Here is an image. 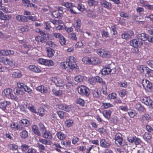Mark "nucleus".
Wrapping results in <instances>:
<instances>
[{
    "mask_svg": "<svg viewBox=\"0 0 153 153\" xmlns=\"http://www.w3.org/2000/svg\"><path fill=\"white\" fill-rule=\"evenodd\" d=\"M74 122V121L72 120H67L65 121V123L66 126L68 127H69L73 126Z\"/></svg>",
    "mask_w": 153,
    "mask_h": 153,
    "instance_id": "ea45409f",
    "label": "nucleus"
},
{
    "mask_svg": "<svg viewBox=\"0 0 153 153\" xmlns=\"http://www.w3.org/2000/svg\"><path fill=\"white\" fill-rule=\"evenodd\" d=\"M134 108L137 110L139 112H141L144 111L145 108L140 102L137 103L134 105Z\"/></svg>",
    "mask_w": 153,
    "mask_h": 153,
    "instance_id": "412c9836",
    "label": "nucleus"
},
{
    "mask_svg": "<svg viewBox=\"0 0 153 153\" xmlns=\"http://www.w3.org/2000/svg\"><path fill=\"white\" fill-rule=\"evenodd\" d=\"M146 73L145 74L146 76L149 77H153V71L148 68V70H146Z\"/></svg>",
    "mask_w": 153,
    "mask_h": 153,
    "instance_id": "e433bc0d",
    "label": "nucleus"
},
{
    "mask_svg": "<svg viewBox=\"0 0 153 153\" xmlns=\"http://www.w3.org/2000/svg\"><path fill=\"white\" fill-rule=\"evenodd\" d=\"M20 135L22 138L25 139L28 136V133L26 130H24L20 132Z\"/></svg>",
    "mask_w": 153,
    "mask_h": 153,
    "instance_id": "7c9ffc66",
    "label": "nucleus"
},
{
    "mask_svg": "<svg viewBox=\"0 0 153 153\" xmlns=\"http://www.w3.org/2000/svg\"><path fill=\"white\" fill-rule=\"evenodd\" d=\"M36 90L42 93H47L48 92L47 88L43 85L38 86Z\"/></svg>",
    "mask_w": 153,
    "mask_h": 153,
    "instance_id": "bb28decb",
    "label": "nucleus"
},
{
    "mask_svg": "<svg viewBox=\"0 0 153 153\" xmlns=\"http://www.w3.org/2000/svg\"><path fill=\"white\" fill-rule=\"evenodd\" d=\"M100 3L101 6L104 8L110 10L112 8V5L111 3L105 0H101Z\"/></svg>",
    "mask_w": 153,
    "mask_h": 153,
    "instance_id": "1a4fd4ad",
    "label": "nucleus"
},
{
    "mask_svg": "<svg viewBox=\"0 0 153 153\" xmlns=\"http://www.w3.org/2000/svg\"><path fill=\"white\" fill-rule=\"evenodd\" d=\"M22 48L23 50L22 52H23L24 53H26L31 48V47L29 45H24L22 47Z\"/></svg>",
    "mask_w": 153,
    "mask_h": 153,
    "instance_id": "473e14b6",
    "label": "nucleus"
},
{
    "mask_svg": "<svg viewBox=\"0 0 153 153\" xmlns=\"http://www.w3.org/2000/svg\"><path fill=\"white\" fill-rule=\"evenodd\" d=\"M115 143L119 146H123L127 145L125 140L122 138V135L120 133L117 134L115 135Z\"/></svg>",
    "mask_w": 153,
    "mask_h": 153,
    "instance_id": "7ed1b4c3",
    "label": "nucleus"
},
{
    "mask_svg": "<svg viewBox=\"0 0 153 153\" xmlns=\"http://www.w3.org/2000/svg\"><path fill=\"white\" fill-rule=\"evenodd\" d=\"M43 133L42 136L45 138H47L51 140L52 138V136L51 134L48 131L45 130V131L42 132Z\"/></svg>",
    "mask_w": 153,
    "mask_h": 153,
    "instance_id": "a878e982",
    "label": "nucleus"
},
{
    "mask_svg": "<svg viewBox=\"0 0 153 153\" xmlns=\"http://www.w3.org/2000/svg\"><path fill=\"white\" fill-rule=\"evenodd\" d=\"M90 64L96 65L100 63L98 58L96 57H90Z\"/></svg>",
    "mask_w": 153,
    "mask_h": 153,
    "instance_id": "393cba45",
    "label": "nucleus"
},
{
    "mask_svg": "<svg viewBox=\"0 0 153 153\" xmlns=\"http://www.w3.org/2000/svg\"><path fill=\"white\" fill-rule=\"evenodd\" d=\"M76 103L82 106H83L84 104V100L81 98H79L77 100Z\"/></svg>",
    "mask_w": 153,
    "mask_h": 153,
    "instance_id": "0e129e2a",
    "label": "nucleus"
},
{
    "mask_svg": "<svg viewBox=\"0 0 153 153\" xmlns=\"http://www.w3.org/2000/svg\"><path fill=\"white\" fill-rule=\"evenodd\" d=\"M75 59L74 57L70 56L68 57L67 59V62H65L63 64L64 68H69L70 69L72 70L74 68H77V66L75 63Z\"/></svg>",
    "mask_w": 153,
    "mask_h": 153,
    "instance_id": "f257e3e1",
    "label": "nucleus"
},
{
    "mask_svg": "<svg viewBox=\"0 0 153 153\" xmlns=\"http://www.w3.org/2000/svg\"><path fill=\"white\" fill-rule=\"evenodd\" d=\"M16 19L19 22H24L26 21V17L20 15H18L16 16Z\"/></svg>",
    "mask_w": 153,
    "mask_h": 153,
    "instance_id": "c85d7f7f",
    "label": "nucleus"
},
{
    "mask_svg": "<svg viewBox=\"0 0 153 153\" xmlns=\"http://www.w3.org/2000/svg\"><path fill=\"white\" fill-rule=\"evenodd\" d=\"M14 92L15 94L17 95H22L23 93L22 88H20L18 86V87L14 88Z\"/></svg>",
    "mask_w": 153,
    "mask_h": 153,
    "instance_id": "5701e85b",
    "label": "nucleus"
},
{
    "mask_svg": "<svg viewBox=\"0 0 153 153\" xmlns=\"http://www.w3.org/2000/svg\"><path fill=\"white\" fill-rule=\"evenodd\" d=\"M56 113L58 115L59 117L61 119H63L64 118V117L65 116V115L66 114L65 112L61 111H57Z\"/></svg>",
    "mask_w": 153,
    "mask_h": 153,
    "instance_id": "a19ab883",
    "label": "nucleus"
},
{
    "mask_svg": "<svg viewBox=\"0 0 153 153\" xmlns=\"http://www.w3.org/2000/svg\"><path fill=\"white\" fill-rule=\"evenodd\" d=\"M38 62L41 64L48 66H52L54 64V63L52 60H47L42 58L39 59Z\"/></svg>",
    "mask_w": 153,
    "mask_h": 153,
    "instance_id": "0eeeda50",
    "label": "nucleus"
},
{
    "mask_svg": "<svg viewBox=\"0 0 153 153\" xmlns=\"http://www.w3.org/2000/svg\"><path fill=\"white\" fill-rule=\"evenodd\" d=\"M53 94L56 96H59L61 95L62 93V91L60 90L56 91L53 89Z\"/></svg>",
    "mask_w": 153,
    "mask_h": 153,
    "instance_id": "bf43d9fd",
    "label": "nucleus"
},
{
    "mask_svg": "<svg viewBox=\"0 0 153 153\" xmlns=\"http://www.w3.org/2000/svg\"><path fill=\"white\" fill-rule=\"evenodd\" d=\"M77 9L79 10L82 12L85 10V7L82 4H80L78 5Z\"/></svg>",
    "mask_w": 153,
    "mask_h": 153,
    "instance_id": "13d9d810",
    "label": "nucleus"
},
{
    "mask_svg": "<svg viewBox=\"0 0 153 153\" xmlns=\"http://www.w3.org/2000/svg\"><path fill=\"white\" fill-rule=\"evenodd\" d=\"M59 109L64 110L66 111H69L71 110V106L65 104H62L59 105Z\"/></svg>",
    "mask_w": 153,
    "mask_h": 153,
    "instance_id": "aec40b11",
    "label": "nucleus"
},
{
    "mask_svg": "<svg viewBox=\"0 0 153 153\" xmlns=\"http://www.w3.org/2000/svg\"><path fill=\"white\" fill-rule=\"evenodd\" d=\"M130 44L134 48L140 47L142 45L141 42L139 41L137 38L131 40L130 42Z\"/></svg>",
    "mask_w": 153,
    "mask_h": 153,
    "instance_id": "f8f14e48",
    "label": "nucleus"
},
{
    "mask_svg": "<svg viewBox=\"0 0 153 153\" xmlns=\"http://www.w3.org/2000/svg\"><path fill=\"white\" fill-rule=\"evenodd\" d=\"M39 141L45 145H49L50 144V141L49 140H45L42 138H39Z\"/></svg>",
    "mask_w": 153,
    "mask_h": 153,
    "instance_id": "37998d69",
    "label": "nucleus"
},
{
    "mask_svg": "<svg viewBox=\"0 0 153 153\" xmlns=\"http://www.w3.org/2000/svg\"><path fill=\"white\" fill-rule=\"evenodd\" d=\"M81 21L79 19L75 20L73 24V26L74 27L79 28L81 26Z\"/></svg>",
    "mask_w": 153,
    "mask_h": 153,
    "instance_id": "c756f323",
    "label": "nucleus"
},
{
    "mask_svg": "<svg viewBox=\"0 0 153 153\" xmlns=\"http://www.w3.org/2000/svg\"><path fill=\"white\" fill-rule=\"evenodd\" d=\"M60 13H59L58 10H56L53 11L51 15L53 17L55 18H57L59 17L60 15Z\"/></svg>",
    "mask_w": 153,
    "mask_h": 153,
    "instance_id": "79ce46f5",
    "label": "nucleus"
},
{
    "mask_svg": "<svg viewBox=\"0 0 153 153\" xmlns=\"http://www.w3.org/2000/svg\"><path fill=\"white\" fill-rule=\"evenodd\" d=\"M9 149L12 150H17L18 147L15 144H10L8 145Z\"/></svg>",
    "mask_w": 153,
    "mask_h": 153,
    "instance_id": "864d4df0",
    "label": "nucleus"
},
{
    "mask_svg": "<svg viewBox=\"0 0 153 153\" xmlns=\"http://www.w3.org/2000/svg\"><path fill=\"white\" fill-rule=\"evenodd\" d=\"M111 114V111L109 110H105L102 112L104 117L108 119H109L110 118Z\"/></svg>",
    "mask_w": 153,
    "mask_h": 153,
    "instance_id": "2f4dec72",
    "label": "nucleus"
},
{
    "mask_svg": "<svg viewBox=\"0 0 153 153\" xmlns=\"http://www.w3.org/2000/svg\"><path fill=\"white\" fill-rule=\"evenodd\" d=\"M78 91L80 94L86 96H88L90 94L89 89L84 85L79 86L78 88Z\"/></svg>",
    "mask_w": 153,
    "mask_h": 153,
    "instance_id": "20e7f679",
    "label": "nucleus"
},
{
    "mask_svg": "<svg viewBox=\"0 0 153 153\" xmlns=\"http://www.w3.org/2000/svg\"><path fill=\"white\" fill-rule=\"evenodd\" d=\"M90 57H85L82 59V61L85 64H90Z\"/></svg>",
    "mask_w": 153,
    "mask_h": 153,
    "instance_id": "3c124183",
    "label": "nucleus"
},
{
    "mask_svg": "<svg viewBox=\"0 0 153 153\" xmlns=\"http://www.w3.org/2000/svg\"><path fill=\"white\" fill-rule=\"evenodd\" d=\"M146 129L148 133L152 132L153 131V129L150 126L147 125L146 126Z\"/></svg>",
    "mask_w": 153,
    "mask_h": 153,
    "instance_id": "69168bd1",
    "label": "nucleus"
},
{
    "mask_svg": "<svg viewBox=\"0 0 153 153\" xmlns=\"http://www.w3.org/2000/svg\"><path fill=\"white\" fill-rule=\"evenodd\" d=\"M0 62H3L5 65H9L11 66H13L14 64L13 60L12 59L7 57L1 58Z\"/></svg>",
    "mask_w": 153,
    "mask_h": 153,
    "instance_id": "6e6552de",
    "label": "nucleus"
},
{
    "mask_svg": "<svg viewBox=\"0 0 153 153\" xmlns=\"http://www.w3.org/2000/svg\"><path fill=\"white\" fill-rule=\"evenodd\" d=\"M29 68L30 70L35 72L39 73L41 71L40 68L34 65L29 66Z\"/></svg>",
    "mask_w": 153,
    "mask_h": 153,
    "instance_id": "cd10ccee",
    "label": "nucleus"
},
{
    "mask_svg": "<svg viewBox=\"0 0 153 153\" xmlns=\"http://www.w3.org/2000/svg\"><path fill=\"white\" fill-rule=\"evenodd\" d=\"M32 131L33 133L38 136L41 135V133L38 129V127L36 125H34L32 127Z\"/></svg>",
    "mask_w": 153,
    "mask_h": 153,
    "instance_id": "b1692460",
    "label": "nucleus"
},
{
    "mask_svg": "<svg viewBox=\"0 0 153 153\" xmlns=\"http://www.w3.org/2000/svg\"><path fill=\"white\" fill-rule=\"evenodd\" d=\"M142 84L143 87L146 89H150L152 87V84L147 79H144L142 80Z\"/></svg>",
    "mask_w": 153,
    "mask_h": 153,
    "instance_id": "9d476101",
    "label": "nucleus"
},
{
    "mask_svg": "<svg viewBox=\"0 0 153 153\" xmlns=\"http://www.w3.org/2000/svg\"><path fill=\"white\" fill-rule=\"evenodd\" d=\"M116 71L115 66L114 63L109 65L103 68L102 72L103 74L107 75L109 74H113L115 73Z\"/></svg>",
    "mask_w": 153,
    "mask_h": 153,
    "instance_id": "f03ea898",
    "label": "nucleus"
},
{
    "mask_svg": "<svg viewBox=\"0 0 153 153\" xmlns=\"http://www.w3.org/2000/svg\"><path fill=\"white\" fill-rule=\"evenodd\" d=\"M36 149L32 148L29 149L27 152L25 153H36Z\"/></svg>",
    "mask_w": 153,
    "mask_h": 153,
    "instance_id": "774afa93",
    "label": "nucleus"
},
{
    "mask_svg": "<svg viewBox=\"0 0 153 153\" xmlns=\"http://www.w3.org/2000/svg\"><path fill=\"white\" fill-rule=\"evenodd\" d=\"M35 40L38 42L44 43L45 42V39L43 37L40 36H37L36 37Z\"/></svg>",
    "mask_w": 153,
    "mask_h": 153,
    "instance_id": "09e8293b",
    "label": "nucleus"
},
{
    "mask_svg": "<svg viewBox=\"0 0 153 153\" xmlns=\"http://www.w3.org/2000/svg\"><path fill=\"white\" fill-rule=\"evenodd\" d=\"M118 85L121 87L125 88L127 87V83L126 82H119L118 83Z\"/></svg>",
    "mask_w": 153,
    "mask_h": 153,
    "instance_id": "680f3d73",
    "label": "nucleus"
},
{
    "mask_svg": "<svg viewBox=\"0 0 153 153\" xmlns=\"http://www.w3.org/2000/svg\"><path fill=\"white\" fill-rule=\"evenodd\" d=\"M12 92V90L8 88L5 89L3 91V94L8 98L17 101L18 100L17 97L11 94Z\"/></svg>",
    "mask_w": 153,
    "mask_h": 153,
    "instance_id": "39448f33",
    "label": "nucleus"
},
{
    "mask_svg": "<svg viewBox=\"0 0 153 153\" xmlns=\"http://www.w3.org/2000/svg\"><path fill=\"white\" fill-rule=\"evenodd\" d=\"M62 5L65 6L66 7L68 8L69 9L73 6V4L72 3L68 2L64 3H62Z\"/></svg>",
    "mask_w": 153,
    "mask_h": 153,
    "instance_id": "4d7b16f0",
    "label": "nucleus"
},
{
    "mask_svg": "<svg viewBox=\"0 0 153 153\" xmlns=\"http://www.w3.org/2000/svg\"><path fill=\"white\" fill-rule=\"evenodd\" d=\"M134 32L132 31H129L127 33H125L121 35V37L123 39H127L131 38L134 35Z\"/></svg>",
    "mask_w": 153,
    "mask_h": 153,
    "instance_id": "dca6fc26",
    "label": "nucleus"
},
{
    "mask_svg": "<svg viewBox=\"0 0 153 153\" xmlns=\"http://www.w3.org/2000/svg\"><path fill=\"white\" fill-rule=\"evenodd\" d=\"M46 44L49 45L50 47L53 48H55L56 46V45L54 42L52 41H49L47 42Z\"/></svg>",
    "mask_w": 153,
    "mask_h": 153,
    "instance_id": "052dcab7",
    "label": "nucleus"
},
{
    "mask_svg": "<svg viewBox=\"0 0 153 153\" xmlns=\"http://www.w3.org/2000/svg\"><path fill=\"white\" fill-rule=\"evenodd\" d=\"M98 1L97 0H88V3L90 6H95L98 4Z\"/></svg>",
    "mask_w": 153,
    "mask_h": 153,
    "instance_id": "72a5a7b5",
    "label": "nucleus"
},
{
    "mask_svg": "<svg viewBox=\"0 0 153 153\" xmlns=\"http://www.w3.org/2000/svg\"><path fill=\"white\" fill-rule=\"evenodd\" d=\"M69 37L71 40L73 41H76L77 40V38L75 33H73L70 34Z\"/></svg>",
    "mask_w": 153,
    "mask_h": 153,
    "instance_id": "6e6d98bb",
    "label": "nucleus"
},
{
    "mask_svg": "<svg viewBox=\"0 0 153 153\" xmlns=\"http://www.w3.org/2000/svg\"><path fill=\"white\" fill-rule=\"evenodd\" d=\"M10 104L9 101H5L1 102L0 105V108L4 111L6 110V108L9 107Z\"/></svg>",
    "mask_w": 153,
    "mask_h": 153,
    "instance_id": "6ab92c4d",
    "label": "nucleus"
},
{
    "mask_svg": "<svg viewBox=\"0 0 153 153\" xmlns=\"http://www.w3.org/2000/svg\"><path fill=\"white\" fill-rule=\"evenodd\" d=\"M150 118V117L149 114H145L142 117V120L143 121L148 120Z\"/></svg>",
    "mask_w": 153,
    "mask_h": 153,
    "instance_id": "338daca9",
    "label": "nucleus"
},
{
    "mask_svg": "<svg viewBox=\"0 0 153 153\" xmlns=\"http://www.w3.org/2000/svg\"><path fill=\"white\" fill-rule=\"evenodd\" d=\"M56 136L60 140H62L66 137L65 135L62 132H58L56 134Z\"/></svg>",
    "mask_w": 153,
    "mask_h": 153,
    "instance_id": "58836bf2",
    "label": "nucleus"
},
{
    "mask_svg": "<svg viewBox=\"0 0 153 153\" xmlns=\"http://www.w3.org/2000/svg\"><path fill=\"white\" fill-rule=\"evenodd\" d=\"M66 40L65 37L62 36L59 39V42L62 45H66Z\"/></svg>",
    "mask_w": 153,
    "mask_h": 153,
    "instance_id": "49530a36",
    "label": "nucleus"
},
{
    "mask_svg": "<svg viewBox=\"0 0 153 153\" xmlns=\"http://www.w3.org/2000/svg\"><path fill=\"white\" fill-rule=\"evenodd\" d=\"M52 81L57 86L61 87L63 85L62 80L59 78H53L52 79Z\"/></svg>",
    "mask_w": 153,
    "mask_h": 153,
    "instance_id": "9b49d317",
    "label": "nucleus"
},
{
    "mask_svg": "<svg viewBox=\"0 0 153 153\" xmlns=\"http://www.w3.org/2000/svg\"><path fill=\"white\" fill-rule=\"evenodd\" d=\"M137 38L139 41L141 42L142 44H143V42L147 40L148 38V35L144 33L139 34L137 36Z\"/></svg>",
    "mask_w": 153,
    "mask_h": 153,
    "instance_id": "ddd939ff",
    "label": "nucleus"
},
{
    "mask_svg": "<svg viewBox=\"0 0 153 153\" xmlns=\"http://www.w3.org/2000/svg\"><path fill=\"white\" fill-rule=\"evenodd\" d=\"M23 5L25 7H33L34 8H36L37 6L32 3L30 2L29 0H22Z\"/></svg>",
    "mask_w": 153,
    "mask_h": 153,
    "instance_id": "a211bd4d",
    "label": "nucleus"
},
{
    "mask_svg": "<svg viewBox=\"0 0 153 153\" xmlns=\"http://www.w3.org/2000/svg\"><path fill=\"white\" fill-rule=\"evenodd\" d=\"M17 86L20 88H22L24 91L29 94H31L32 92V90L28 87L22 83H19L17 84Z\"/></svg>",
    "mask_w": 153,
    "mask_h": 153,
    "instance_id": "2eb2a0df",
    "label": "nucleus"
},
{
    "mask_svg": "<svg viewBox=\"0 0 153 153\" xmlns=\"http://www.w3.org/2000/svg\"><path fill=\"white\" fill-rule=\"evenodd\" d=\"M21 123H22L23 125L26 126H27L30 125V122L29 121L26 119H23L21 120Z\"/></svg>",
    "mask_w": 153,
    "mask_h": 153,
    "instance_id": "de8ad7c7",
    "label": "nucleus"
},
{
    "mask_svg": "<svg viewBox=\"0 0 153 153\" xmlns=\"http://www.w3.org/2000/svg\"><path fill=\"white\" fill-rule=\"evenodd\" d=\"M45 114V109L43 108H40L38 110L37 114L39 116L42 117Z\"/></svg>",
    "mask_w": 153,
    "mask_h": 153,
    "instance_id": "8fccbe9b",
    "label": "nucleus"
},
{
    "mask_svg": "<svg viewBox=\"0 0 153 153\" xmlns=\"http://www.w3.org/2000/svg\"><path fill=\"white\" fill-rule=\"evenodd\" d=\"M53 146L55 147V150L58 152H60L62 147L58 143L54 144Z\"/></svg>",
    "mask_w": 153,
    "mask_h": 153,
    "instance_id": "5fc2aeb1",
    "label": "nucleus"
},
{
    "mask_svg": "<svg viewBox=\"0 0 153 153\" xmlns=\"http://www.w3.org/2000/svg\"><path fill=\"white\" fill-rule=\"evenodd\" d=\"M84 79V77L81 75H78L75 77L74 79L76 81L78 82H82Z\"/></svg>",
    "mask_w": 153,
    "mask_h": 153,
    "instance_id": "a18cd8bd",
    "label": "nucleus"
},
{
    "mask_svg": "<svg viewBox=\"0 0 153 153\" xmlns=\"http://www.w3.org/2000/svg\"><path fill=\"white\" fill-rule=\"evenodd\" d=\"M143 138L146 141L148 142L152 138V137L151 134L147 132H146L143 135Z\"/></svg>",
    "mask_w": 153,
    "mask_h": 153,
    "instance_id": "4be33fe9",
    "label": "nucleus"
},
{
    "mask_svg": "<svg viewBox=\"0 0 153 153\" xmlns=\"http://www.w3.org/2000/svg\"><path fill=\"white\" fill-rule=\"evenodd\" d=\"M100 144L101 147L104 148H108L111 146V144L109 142L103 139H102L100 140Z\"/></svg>",
    "mask_w": 153,
    "mask_h": 153,
    "instance_id": "4468645a",
    "label": "nucleus"
},
{
    "mask_svg": "<svg viewBox=\"0 0 153 153\" xmlns=\"http://www.w3.org/2000/svg\"><path fill=\"white\" fill-rule=\"evenodd\" d=\"M143 102L147 105L153 108V101L149 98L145 97L143 100Z\"/></svg>",
    "mask_w": 153,
    "mask_h": 153,
    "instance_id": "f3484780",
    "label": "nucleus"
},
{
    "mask_svg": "<svg viewBox=\"0 0 153 153\" xmlns=\"http://www.w3.org/2000/svg\"><path fill=\"white\" fill-rule=\"evenodd\" d=\"M97 52L99 55L103 57H108L110 56L109 52L105 49H98Z\"/></svg>",
    "mask_w": 153,
    "mask_h": 153,
    "instance_id": "423d86ee",
    "label": "nucleus"
},
{
    "mask_svg": "<svg viewBox=\"0 0 153 153\" xmlns=\"http://www.w3.org/2000/svg\"><path fill=\"white\" fill-rule=\"evenodd\" d=\"M47 52L48 57H52L53 56L54 52L51 48H48L47 49Z\"/></svg>",
    "mask_w": 153,
    "mask_h": 153,
    "instance_id": "f704fd0d",
    "label": "nucleus"
},
{
    "mask_svg": "<svg viewBox=\"0 0 153 153\" xmlns=\"http://www.w3.org/2000/svg\"><path fill=\"white\" fill-rule=\"evenodd\" d=\"M119 96L121 98H123L126 95L127 91L125 89H123L118 92Z\"/></svg>",
    "mask_w": 153,
    "mask_h": 153,
    "instance_id": "c9c22d12",
    "label": "nucleus"
},
{
    "mask_svg": "<svg viewBox=\"0 0 153 153\" xmlns=\"http://www.w3.org/2000/svg\"><path fill=\"white\" fill-rule=\"evenodd\" d=\"M12 76L14 78H19L21 77L22 74L20 72L18 71L13 72L12 74Z\"/></svg>",
    "mask_w": 153,
    "mask_h": 153,
    "instance_id": "4c0bfd02",
    "label": "nucleus"
},
{
    "mask_svg": "<svg viewBox=\"0 0 153 153\" xmlns=\"http://www.w3.org/2000/svg\"><path fill=\"white\" fill-rule=\"evenodd\" d=\"M120 15L121 17L126 19H128L130 17L129 15L127 13L123 12H121L120 13Z\"/></svg>",
    "mask_w": 153,
    "mask_h": 153,
    "instance_id": "e2e57ef3",
    "label": "nucleus"
},
{
    "mask_svg": "<svg viewBox=\"0 0 153 153\" xmlns=\"http://www.w3.org/2000/svg\"><path fill=\"white\" fill-rule=\"evenodd\" d=\"M137 69L141 73H143L144 71L146 72V70H148V68L147 67H143V65H140L137 67Z\"/></svg>",
    "mask_w": 153,
    "mask_h": 153,
    "instance_id": "c03bdc74",
    "label": "nucleus"
},
{
    "mask_svg": "<svg viewBox=\"0 0 153 153\" xmlns=\"http://www.w3.org/2000/svg\"><path fill=\"white\" fill-rule=\"evenodd\" d=\"M93 95L94 97L97 98L99 97L100 93L97 89H95L93 91Z\"/></svg>",
    "mask_w": 153,
    "mask_h": 153,
    "instance_id": "603ef678",
    "label": "nucleus"
}]
</instances>
